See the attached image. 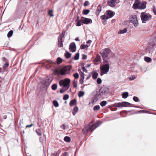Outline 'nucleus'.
Instances as JSON below:
<instances>
[{
  "label": "nucleus",
  "instance_id": "nucleus-1",
  "mask_svg": "<svg viewBox=\"0 0 156 156\" xmlns=\"http://www.w3.org/2000/svg\"><path fill=\"white\" fill-rule=\"evenodd\" d=\"M98 126V122L93 123V122L91 121L85 126L82 130V132L84 134H86L89 131L92 132Z\"/></svg>",
  "mask_w": 156,
  "mask_h": 156
},
{
  "label": "nucleus",
  "instance_id": "nucleus-2",
  "mask_svg": "<svg viewBox=\"0 0 156 156\" xmlns=\"http://www.w3.org/2000/svg\"><path fill=\"white\" fill-rule=\"evenodd\" d=\"M104 64L100 67L101 70L100 75L102 76L104 74H107L109 71L110 64L109 62L107 60L104 61Z\"/></svg>",
  "mask_w": 156,
  "mask_h": 156
},
{
  "label": "nucleus",
  "instance_id": "nucleus-3",
  "mask_svg": "<svg viewBox=\"0 0 156 156\" xmlns=\"http://www.w3.org/2000/svg\"><path fill=\"white\" fill-rule=\"evenodd\" d=\"M146 2H138V3H134L133 5L134 9H144L146 8Z\"/></svg>",
  "mask_w": 156,
  "mask_h": 156
},
{
  "label": "nucleus",
  "instance_id": "nucleus-4",
  "mask_svg": "<svg viewBox=\"0 0 156 156\" xmlns=\"http://www.w3.org/2000/svg\"><path fill=\"white\" fill-rule=\"evenodd\" d=\"M111 52V50L108 48H106L101 51V54L103 58L104 61L107 60L105 59L108 56Z\"/></svg>",
  "mask_w": 156,
  "mask_h": 156
},
{
  "label": "nucleus",
  "instance_id": "nucleus-5",
  "mask_svg": "<svg viewBox=\"0 0 156 156\" xmlns=\"http://www.w3.org/2000/svg\"><path fill=\"white\" fill-rule=\"evenodd\" d=\"M106 16L104 15L101 16V18L103 20H107L109 18H111L113 17L114 15L113 12L108 10L106 12Z\"/></svg>",
  "mask_w": 156,
  "mask_h": 156
},
{
  "label": "nucleus",
  "instance_id": "nucleus-6",
  "mask_svg": "<svg viewBox=\"0 0 156 156\" xmlns=\"http://www.w3.org/2000/svg\"><path fill=\"white\" fill-rule=\"evenodd\" d=\"M130 20L131 23H133L135 27H137L138 26V22L136 15H131L130 17Z\"/></svg>",
  "mask_w": 156,
  "mask_h": 156
},
{
  "label": "nucleus",
  "instance_id": "nucleus-7",
  "mask_svg": "<svg viewBox=\"0 0 156 156\" xmlns=\"http://www.w3.org/2000/svg\"><path fill=\"white\" fill-rule=\"evenodd\" d=\"M131 104L127 102H123L122 103H115L113 105L114 107H128L130 106Z\"/></svg>",
  "mask_w": 156,
  "mask_h": 156
},
{
  "label": "nucleus",
  "instance_id": "nucleus-8",
  "mask_svg": "<svg viewBox=\"0 0 156 156\" xmlns=\"http://www.w3.org/2000/svg\"><path fill=\"white\" fill-rule=\"evenodd\" d=\"M70 82V80L69 79L66 78L64 80H61L59 82V84L60 85H62L64 87H67V90L69 88V85Z\"/></svg>",
  "mask_w": 156,
  "mask_h": 156
},
{
  "label": "nucleus",
  "instance_id": "nucleus-9",
  "mask_svg": "<svg viewBox=\"0 0 156 156\" xmlns=\"http://www.w3.org/2000/svg\"><path fill=\"white\" fill-rule=\"evenodd\" d=\"M70 72V69L68 67L65 66L59 70V74L61 75H65Z\"/></svg>",
  "mask_w": 156,
  "mask_h": 156
},
{
  "label": "nucleus",
  "instance_id": "nucleus-10",
  "mask_svg": "<svg viewBox=\"0 0 156 156\" xmlns=\"http://www.w3.org/2000/svg\"><path fill=\"white\" fill-rule=\"evenodd\" d=\"M2 60L3 62H5V63L4 64L3 66V71H7L9 64V61L5 57H3L2 58Z\"/></svg>",
  "mask_w": 156,
  "mask_h": 156
},
{
  "label": "nucleus",
  "instance_id": "nucleus-11",
  "mask_svg": "<svg viewBox=\"0 0 156 156\" xmlns=\"http://www.w3.org/2000/svg\"><path fill=\"white\" fill-rule=\"evenodd\" d=\"M149 48L151 49H154L156 48V39H153V41L149 45Z\"/></svg>",
  "mask_w": 156,
  "mask_h": 156
},
{
  "label": "nucleus",
  "instance_id": "nucleus-12",
  "mask_svg": "<svg viewBox=\"0 0 156 156\" xmlns=\"http://www.w3.org/2000/svg\"><path fill=\"white\" fill-rule=\"evenodd\" d=\"M81 20L83 24H87L90 23H92V21L91 19L89 18L81 17Z\"/></svg>",
  "mask_w": 156,
  "mask_h": 156
},
{
  "label": "nucleus",
  "instance_id": "nucleus-13",
  "mask_svg": "<svg viewBox=\"0 0 156 156\" xmlns=\"http://www.w3.org/2000/svg\"><path fill=\"white\" fill-rule=\"evenodd\" d=\"M69 49L70 51L73 52L76 51V46L74 42H72L70 44Z\"/></svg>",
  "mask_w": 156,
  "mask_h": 156
},
{
  "label": "nucleus",
  "instance_id": "nucleus-14",
  "mask_svg": "<svg viewBox=\"0 0 156 156\" xmlns=\"http://www.w3.org/2000/svg\"><path fill=\"white\" fill-rule=\"evenodd\" d=\"M56 62H53L52 61H50L47 62L45 65H46V67L47 69H49L53 65L56 64Z\"/></svg>",
  "mask_w": 156,
  "mask_h": 156
},
{
  "label": "nucleus",
  "instance_id": "nucleus-15",
  "mask_svg": "<svg viewBox=\"0 0 156 156\" xmlns=\"http://www.w3.org/2000/svg\"><path fill=\"white\" fill-rule=\"evenodd\" d=\"M116 0H111L109 1L108 2V5L112 7H114L115 5V2Z\"/></svg>",
  "mask_w": 156,
  "mask_h": 156
},
{
  "label": "nucleus",
  "instance_id": "nucleus-16",
  "mask_svg": "<svg viewBox=\"0 0 156 156\" xmlns=\"http://www.w3.org/2000/svg\"><path fill=\"white\" fill-rule=\"evenodd\" d=\"M140 16L142 22L145 23L146 21V14H145L144 12L141 13Z\"/></svg>",
  "mask_w": 156,
  "mask_h": 156
},
{
  "label": "nucleus",
  "instance_id": "nucleus-17",
  "mask_svg": "<svg viewBox=\"0 0 156 156\" xmlns=\"http://www.w3.org/2000/svg\"><path fill=\"white\" fill-rule=\"evenodd\" d=\"M108 89L106 87H103L101 88L100 89V91L101 93H105L107 92L108 91Z\"/></svg>",
  "mask_w": 156,
  "mask_h": 156
},
{
  "label": "nucleus",
  "instance_id": "nucleus-18",
  "mask_svg": "<svg viewBox=\"0 0 156 156\" xmlns=\"http://www.w3.org/2000/svg\"><path fill=\"white\" fill-rule=\"evenodd\" d=\"M101 6L99 5L97 8V9H96V14L97 16H98L100 12H101Z\"/></svg>",
  "mask_w": 156,
  "mask_h": 156
},
{
  "label": "nucleus",
  "instance_id": "nucleus-19",
  "mask_svg": "<svg viewBox=\"0 0 156 156\" xmlns=\"http://www.w3.org/2000/svg\"><path fill=\"white\" fill-rule=\"evenodd\" d=\"M83 23L81 20V17L80 20H79L76 22V25L77 26H80L83 24Z\"/></svg>",
  "mask_w": 156,
  "mask_h": 156
},
{
  "label": "nucleus",
  "instance_id": "nucleus-20",
  "mask_svg": "<svg viewBox=\"0 0 156 156\" xmlns=\"http://www.w3.org/2000/svg\"><path fill=\"white\" fill-rule=\"evenodd\" d=\"M76 104V100L75 99L72 100L69 103V105L70 106H72Z\"/></svg>",
  "mask_w": 156,
  "mask_h": 156
},
{
  "label": "nucleus",
  "instance_id": "nucleus-21",
  "mask_svg": "<svg viewBox=\"0 0 156 156\" xmlns=\"http://www.w3.org/2000/svg\"><path fill=\"white\" fill-rule=\"evenodd\" d=\"M101 60V57L99 55H97L94 60V62H99Z\"/></svg>",
  "mask_w": 156,
  "mask_h": 156
},
{
  "label": "nucleus",
  "instance_id": "nucleus-22",
  "mask_svg": "<svg viewBox=\"0 0 156 156\" xmlns=\"http://www.w3.org/2000/svg\"><path fill=\"white\" fill-rule=\"evenodd\" d=\"M128 96V92H125L122 94V98H126Z\"/></svg>",
  "mask_w": 156,
  "mask_h": 156
},
{
  "label": "nucleus",
  "instance_id": "nucleus-23",
  "mask_svg": "<svg viewBox=\"0 0 156 156\" xmlns=\"http://www.w3.org/2000/svg\"><path fill=\"white\" fill-rule=\"evenodd\" d=\"M36 132L37 135L38 136H41L42 135L41 129H36Z\"/></svg>",
  "mask_w": 156,
  "mask_h": 156
},
{
  "label": "nucleus",
  "instance_id": "nucleus-24",
  "mask_svg": "<svg viewBox=\"0 0 156 156\" xmlns=\"http://www.w3.org/2000/svg\"><path fill=\"white\" fill-rule=\"evenodd\" d=\"M57 63L59 64L61 63L62 62V59L60 57H58L57 59Z\"/></svg>",
  "mask_w": 156,
  "mask_h": 156
},
{
  "label": "nucleus",
  "instance_id": "nucleus-25",
  "mask_svg": "<svg viewBox=\"0 0 156 156\" xmlns=\"http://www.w3.org/2000/svg\"><path fill=\"white\" fill-rule=\"evenodd\" d=\"M98 74L97 72H94L92 75V78L94 79H96L98 76Z\"/></svg>",
  "mask_w": 156,
  "mask_h": 156
},
{
  "label": "nucleus",
  "instance_id": "nucleus-26",
  "mask_svg": "<svg viewBox=\"0 0 156 156\" xmlns=\"http://www.w3.org/2000/svg\"><path fill=\"white\" fill-rule=\"evenodd\" d=\"M64 140L66 142H70L71 139L69 137L66 136L64 138Z\"/></svg>",
  "mask_w": 156,
  "mask_h": 156
},
{
  "label": "nucleus",
  "instance_id": "nucleus-27",
  "mask_svg": "<svg viewBox=\"0 0 156 156\" xmlns=\"http://www.w3.org/2000/svg\"><path fill=\"white\" fill-rule=\"evenodd\" d=\"M65 56L66 58H69L71 56V54L69 52H67L65 54Z\"/></svg>",
  "mask_w": 156,
  "mask_h": 156
},
{
  "label": "nucleus",
  "instance_id": "nucleus-28",
  "mask_svg": "<svg viewBox=\"0 0 156 156\" xmlns=\"http://www.w3.org/2000/svg\"><path fill=\"white\" fill-rule=\"evenodd\" d=\"M13 32V30H10L8 33L7 36L8 37H10L12 35Z\"/></svg>",
  "mask_w": 156,
  "mask_h": 156
},
{
  "label": "nucleus",
  "instance_id": "nucleus-29",
  "mask_svg": "<svg viewBox=\"0 0 156 156\" xmlns=\"http://www.w3.org/2000/svg\"><path fill=\"white\" fill-rule=\"evenodd\" d=\"M53 104L54 106L55 107H58L59 106V104L58 103V102L56 101V100H54L53 101Z\"/></svg>",
  "mask_w": 156,
  "mask_h": 156
},
{
  "label": "nucleus",
  "instance_id": "nucleus-30",
  "mask_svg": "<svg viewBox=\"0 0 156 156\" xmlns=\"http://www.w3.org/2000/svg\"><path fill=\"white\" fill-rule=\"evenodd\" d=\"M90 12V11L88 9L84 10L83 12V13L84 15H87Z\"/></svg>",
  "mask_w": 156,
  "mask_h": 156
},
{
  "label": "nucleus",
  "instance_id": "nucleus-31",
  "mask_svg": "<svg viewBox=\"0 0 156 156\" xmlns=\"http://www.w3.org/2000/svg\"><path fill=\"white\" fill-rule=\"evenodd\" d=\"M107 104V102L106 101H103L101 102L100 104L103 107L105 106Z\"/></svg>",
  "mask_w": 156,
  "mask_h": 156
},
{
  "label": "nucleus",
  "instance_id": "nucleus-32",
  "mask_svg": "<svg viewBox=\"0 0 156 156\" xmlns=\"http://www.w3.org/2000/svg\"><path fill=\"white\" fill-rule=\"evenodd\" d=\"M51 83V80L49 81H47L46 80L44 82V84L46 86H48L49 85L50 83Z\"/></svg>",
  "mask_w": 156,
  "mask_h": 156
},
{
  "label": "nucleus",
  "instance_id": "nucleus-33",
  "mask_svg": "<svg viewBox=\"0 0 156 156\" xmlns=\"http://www.w3.org/2000/svg\"><path fill=\"white\" fill-rule=\"evenodd\" d=\"M57 86L56 84H54L51 86V88L53 90H56L57 88Z\"/></svg>",
  "mask_w": 156,
  "mask_h": 156
},
{
  "label": "nucleus",
  "instance_id": "nucleus-34",
  "mask_svg": "<svg viewBox=\"0 0 156 156\" xmlns=\"http://www.w3.org/2000/svg\"><path fill=\"white\" fill-rule=\"evenodd\" d=\"M84 94V92L83 91H80L79 92L78 95L79 97H82Z\"/></svg>",
  "mask_w": 156,
  "mask_h": 156
},
{
  "label": "nucleus",
  "instance_id": "nucleus-35",
  "mask_svg": "<svg viewBox=\"0 0 156 156\" xmlns=\"http://www.w3.org/2000/svg\"><path fill=\"white\" fill-rule=\"evenodd\" d=\"M63 45L62 43V41H58V46L59 47H62Z\"/></svg>",
  "mask_w": 156,
  "mask_h": 156
},
{
  "label": "nucleus",
  "instance_id": "nucleus-36",
  "mask_svg": "<svg viewBox=\"0 0 156 156\" xmlns=\"http://www.w3.org/2000/svg\"><path fill=\"white\" fill-rule=\"evenodd\" d=\"M48 14L51 17H52L53 16V11L51 10H49L48 11Z\"/></svg>",
  "mask_w": 156,
  "mask_h": 156
},
{
  "label": "nucleus",
  "instance_id": "nucleus-37",
  "mask_svg": "<svg viewBox=\"0 0 156 156\" xmlns=\"http://www.w3.org/2000/svg\"><path fill=\"white\" fill-rule=\"evenodd\" d=\"M127 31V29L126 28H124L123 30H120L119 33L120 34H123L126 33Z\"/></svg>",
  "mask_w": 156,
  "mask_h": 156
},
{
  "label": "nucleus",
  "instance_id": "nucleus-38",
  "mask_svg": "<svg viewBox=\"0 0 156 156\" xmlns=\"http://www.w3.org/2000/svg\"><path fill=\"white\" fill-rule=\"evenodd\" d=\"M88 47V46L87 45H85L84 44H82L80 48L81 49H84L85 48H87Z\"/></svg>",
  "mask_w": 156,
  "mask_h": 156
},
{
  "label": "nucleus",
  "instance_id": "nucleus-39",
  "mask_svg": "<svg viewBox=\"0 0 156 156\" xmlns=\"http://www.w3.org/2000/svg\"><path fill=\"white\" fill-rule=\"evenodd\" d=\"M69 95L68 94H65L64 96L63 97V99L64 100H66L68 99L69 98Z\"/></svg>",
  "mask_w": 156,
  "mask_h": 156
},
{
  "label": "nucleus",
  "instance_id": "nucleus-40",
  "mask_svg": "<svg viewBox=\"0 0 156 156\" xmlns=\"http://www.w3.org/2000/svg\"><path fill=\"white\" fill-rule=\"evenodd\" d=\"M100 109V107L99 105H97L94 106V111L98 110Z\"/></svg>",
  "mask_w": 156,
  "mask_h": 156
},
{
  "label": "nucleus",
  "instance_id": "nucleus-41",
  "mask_svg": "<svg viewBox=\"0 0 156 156\" xmlns=\"http://www.w3.org/2000/svg\"><path fill=\"white\" fill-rule=\"evenodd\" d=\"M152 16L149 13H147V21L151 19Z\"/></svg>",
  "mask_w": 156,
  "mask_h": 156
},
{
  "label": "nucleus",
  "instance_id": "nucleus-42",
  "mask_svg": "<svg viewBox=\"0 0 156 156\" xmlns=\"http://www.w3.org/2000/svg\"><path fill=\"white\" fill-rule=\"evenodd\" d=\"M79 53H77L76 54V55L74 57V59L77 60L79 59Z\"/></svg>",
  "mask_w": 156,
  "mask_h": 156
},
{
  "label": "nucleus",
  "instance_id": "nucleus-43",
  "mask_svg": "<svg viewBox=\"0 0 156 156\" xmlns=\"http://www.w3.org/2000/svg\"><path fill=\"white\" fill-rule=\"evenodd\" d=\"M152 11L155 15H156V7L154 5L153 6Z\"/></svg>",
  "mask_w": 156,
  "mask_h": 156
},
{
  "label": "nucleus",
  "instance_id": "nucleus-44",
  "mask_svg": "<svg viewBox=\"0 0 156 156\" xmlns=\"http://www.w3.org/2000/svg\"><path fill=\"white\" fill-rule=\"evenodd\" d=\"M54 73L56 75H58L59 74V71L57 69H55L54 71Z\"/></svg>",
  "mask_w": 156,
  "mask_h": 156
},
{
  "label": "nucleus",
  "instance_id": "nucleus-45",
  "mask_svg": "<svg viewBox=\"0 0 156 156\" xmlns=\"http://www.w3.org/2000/svg\"><path fill=\"white\" fill-rule=\"evenodd\" d=\"M73 76L75 79H78L79 77V74L77 73H75L73 75Z\"/></svg>",
  "mask_w": 156,
  "mask_h": 156
},
{
  "label": "nucleus",
  "instance_id": "nucleus-46",
  "mask_svg": "<svg viewBox=\"0 0 156 156\" xmlns=\"http://www.w3.org/2000/svg\"><path fill=\"white\" fill-rule=\"evenodd\" d=\"M97 83L98 84H100L101 83L102 80H101V78H98L97 79Z\"/></svg>",
  "mask_w": 156,
  "mask_h": 156
},
{
  "label": "nucleus",
  "instance_id": "nucleus-47",
  "mask_svg": "<svg viewBox=\"0 0 156 156\" xmlns=\"http://www.w3.org/2000/svg\"><path fill=\"white\" fill-rule=\"evenodd\" d=\"M133 100L135 102H138L139 98L136 97L134 96L133 98Z\"/></svg>",
  "mask_w": 156,
  "mask_h": 156
},
{
  "label": "nucleus",
  "instance_id": "nucleus-48",
  "mask_svg": "<svg viewBox=\"0 0 156 156\" xmlns=\"http://www.w3.org/2000/svg\"><path fill=\"white\" fill-rule=\"evenodd\" d=\"M152 61L151 58L147 56V62H151Z\"/></svg>",
  "mask_w": 156,
  "mask_h": 156
},
{
  "label": "nucleus",
  "instance_id": "nucleus-49",
  "mask_svg": "<svg viewBox=\"0 0 156 156\" xmlns=\"http://www.w3.org/2000/svg\"><path fill=\"white\" fill-rule=\"evenodd\" d=\"M64 36L61 35H59L58 37V41H62V39Z\"/></svg>",
  "mask_w": 156,
  "mask_h": 156
},
{
  "label": "nucleus",
  "instance_id": "nucleus-50",
  "mask_svg": "<svg viewBox=\"0 0 156 156\" xmlns=\"http://www.w3.org/2000/svg\"><path fill=\"white\" fill-rule=\"evenodd\" d=\"M89 5V2L88 1H86L84 3V6H87L88 5Z\"/></svg>",
  "mask_w": 156,
  "mask_h": 156
},
{
  "label": "nucleus",
  "instance_id": "nucleus-51",
  "mask_svg": "<svg viewBox=\"0 0 156 156\" xmlns=\"http://www.w3.org/2000/svg\"><path fill=\"white\" fill-rule=\"evenodd\" d=\"M73 84L74 87H76L77 86V83L76 82L74 81L73 83Z\"/></svg>",
  "mask_w": 156,
  "mask_h": 156
},
{
  "label": "nucleus",
  "instance_id": "nucleus-52",
  "mask_svg": "<svg viewBox=\"0 0 156 156\" xmlns=\"http://www.w3.org/2000/svg\"><path fill=\"white\" fill-rule=\"evenodd\" d=\"M78 108L77 106H75L74 108V110L75 112H77L78 111Z\"/></svg>",
  "mask_w": 156,
  "mask_h": 156
},
{
  "label": "nucleus",
  "instance_id": "nucleus-53",
  "mask_svg": "<svg viewBox=\"0 0 156 156\" xmlns=\"http://www.w3.org/2000/svg\"><path fill=\"white\" fill-rule=\"evenodd\" d=\"M80 78H82V79H84V75L83 73L82 72H81V73H80Z\"/></svg>",
  "mask_w": 156,
  "mask_h": 156
},
{
  "label": "nucleus",
  "instance_id": "nucleus-54",
  "mask_svg": "<svg viewBox=\"0 0 156 156\" xmlns=\"http://www.w3.org/2000/svg\"><path fill=\"white\" fill-rule=\"evenodd\" d=\"M138 113H146V110H140L138 112Z\"/></svg>",
  "mask_w": 156,
  "mask_h": 156
},
{
  "label": "nucleus",
  "instance_id": "nucleus-55",
  "mask_svg": "<svg viewBox=\"0 0 156 156\" xmlns=\"http://www.w3.org/2000/svg\"><path fill=\"white\" fill-rule=\"evenodd\" d=\"M136 78V77L135 76H133L130 77L129 79L130 80H133L135 79Z\"/></svg>",
  "mask_w": 156,
  "mask_h": 156
},
{
  "label": "nucleus",
  "instance_id": "nucleus-56",
  "mask_svg": "<svg viewBox=\"0 0 156 156\" xmlns=\"http://www.w3.org/2000/svg\"><path fill=\"white\" fill-rule=\"evenodd\" d=\"M61 128L63 129H65L66 126L65 124H63L60 126Z\"/></svg>",
  "mask_w": 156,
  "mask_h": 156
},
{
  "label": "nucleus",
  "instance_id": "nucleus-57",
  "mask_svg": "<svg viewBox=\"0 0 156 156\" xmlns=\"http://www.w3.org/2000/svg\"><path fill=\"white\" fill-rule=\"evenodd\" d=\"M87 58V56L85 55H82V58L83 59H86Z\"/></svg>",
  "mask_w": 156,
  "mask_h": 156
},
{
  "label": "nucleus",
  "instance_id": "nucleus-58",
  "mask_svg": "<svg viewBox=\"0 0 156 156\" xmlns=\"http://www.w3.org/2000/svg\"><path fill=\"white\" fill-rule=\"evenodd\" d=\"M33 125H34V124H30V125H27V126H26V128H27L31 127V126H33Z\"/></svg>",
  "mask_w": 156,
  "mask_h": 156
},
{
  "label": "nucleus",
  "instance_id": "nucleus-59",
  "mask_svg": "<svg viewBox=\"0 0 156 156\" xmlns=\"http://www.w3.org/2000/svg\"><path fill=\"white\" fill-rule=\"evenodd\" d=\"M82 70L83 72H87V70L85 69V68L84 67H82Z\"/></svg>",
  "mask_w": 156,
  "mask_h": 156
},
{
  "label": "nucleus",
  "instance_id": "nucleus-60",
  "mask_svg": "<svg viewBox=\"0 0 156 156\" xmlns=\"http://www.w3.org/2000/svg\"><path fill=\"white\" fill-rule=\"evenodd\" d=\"M65 33H66L65 31H63L62 32V33L60 34V35L63 36H64L65 35Z\"/></svg>",
  "mask_w": 156,
  "mask_h": 156
},
{
  "label": "nucleus",
  "instance_id": "nucleus-61",
  "mask_svg": "<svg viewBox=\"0 0 156 156\" xmlns=\"http://www.w3.org/2000/svg\"><path fill=\"white\" fill-rule=\"evenodd\" d=\"M83 79H82V78H80V83H81L82 84V83L83 82Z\"/></svg>",
  "mask_w": 156,
  "mask_h": 156
},
{
  "label": "nucleus",
  "instance_id": "nucleus-62",
  "mask_svg": "<svg viewBox=\"0 0 156 156\" xmlns=\"http://www.w3.org/2000/svg\"><path fill=\"white\" fill-rule=\"evenodd\" d=\"M64 90L62 89H61L60 90V92L61 93H63L64 92Z\"/></svg>",
  "mask_w": 156,
  "mask_h": 156
},
{
  "label": "nucleus",
  "instance_id": "nucleus-63",
  "mask_svg": "<svg viewBox=\"0 0 156 156\" xmlns=\"http://www.w3.org/2000/svg\"><path fill=\"white\" fill-rule=\"evenodd\" d=\"M67 153L65 152L63 153L62 156H67Z\"/></svg>",
  "mask_w": 156,
  "mask_h": 156
},
{
  "label": "nucleus",
  "instance_id": "nucleus-64",
  "mask_svg": "<svg viewBox=\"0 0 156 156\" xmlns=\"http://www.w3.org/2000/svg\"><path fill=\"white\" fill-rule=\"evenodd\" d=\"M91 42H92V41L91 40H89L87 41V44H89V43H90Z\"/></svg>",
  "mask_w": 156,
  "mask_h": 156
}]
</instances>
